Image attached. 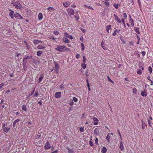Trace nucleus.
<instances>
[{
  "label": "nucleus",
  "mask_w": 153,
  "mask_h": 153,
  "mask_svg": "<svg viewBox=\"0 0 153 153\" xmlns=\"http://www.w3.org/2000/svg\"><path fill=\"white\" fill-rule=\"evenodd\" d=\"M11 4L13 6H15L17 9L22 10L24 8L23 7L18 1L13 0V1Z\"/></svg>",
  "instance_id": "1"
},
{
  "label": "nucleus",
  "mask_w": 153,
  "mask_h": 153,
  "mask_svg": "<svg viewBox=\"0 0 153 153\" xmlns=\"http://www.w3.org/2000/svg\"><path fill=\"white\" fill-rule=\"evenodd\" d=\"M57 48H55V50L60 52L64 51V49L66 51L69 50L68 48H66V46L65 45H57Z\"/></svg>",
  "instance_id": "2"
},
{
  "label": "nucleus",
  "mask_w": 153,
  "mask_h": 153,
  "mask_svg": "<svg viewBox=\"0 0 153 153\" xmlns=\"http://www.w3.org/2000/svg\"><path fill=\"white\" fill-rule=\"evenodd\" d=\"M44 148L45 150H48L51 148V146L48 141H47L45 143Z\"/></svg>",
  "instance_id": "3"
},
{
  "label": "nucleus",
  "mask_w": 153,
  "mask_h": 153,
  "mask_svg": "<svg viewBox=\"0 0 153 153\" xmlns=\"http://www.w3.org/2000/svg\"><path fill=\"white\" fill-rule=\"evenodd\" d=\"M54 66H55V71L57 73H58L59 71V66L57 62H54Z\"/></svg>",
  "instance_id": "4"
},
{
  "label": "nucleus",
  "mask_w": 153,
  "mask_h": 153,
  "mask_svg": "<svg viewBox=\"0 0 153 153\" xmlns=\"http://www.w3.org/2000/svg\"><path fill=\"white\" fill-rule=\"evenodd\" d=\"M14 17L16 19H23V17L20 14L18 13H16L14 15Z\"/></svg>",
  "instance_id": "5"
},
{
  "label": "nucleus",
  "mask_w": 153,
  "mask_h": 153,
  "mask_svg": "<svg viewBox=\"0 0 153 153\" xmlns=\"http://www.w3.org/2000/svg\"><path fill=\"white\" fill-rule=\"evenodd\" d=\"M111 134L112 135H113V134L112 133H108L106 137V140H107V141L108 143H109L110 142V139L111 138Z\"/></svg>",
  "instance_id": "6"
},
{
  "label": "nucleus",
  "mask_w": 153,
  "mask_h": 153,
  "mask_svg": "<svg viewBox=\"0 0 153 153\" xmlns=\"http://www.w3.org/2000/svg\"><path fill=\"white\" fill-rule=\"evenodd\" d=\"M67 12L71 15H73L74 13V11L71 8H69L67 10Z\"/></svg>",
  "instance_id": "7"
},
{
  "label": "nucleus",
  "mask_w": 153,
  "mask_h": 153,
  "mask_svg": "<svg viewBox=\"0 0 153 153\" xmlns=\"http://www.w3.org/2000/svg\"><path fill=\"white\" fill-rule=\"evenodd\" d=\"M113 16L114 17L115 20L117 21L118 23H120L121 22V20H120V18L116 14H114Z\"/></svg>",
  "instance_id": "8"
},
{
  "label": "nucleus",
  "mask_w": 153,
  "mask_h": 153,
  "mask_svg": "<svg viewBox=\"0 0 153 153\" xmlns=\"http://www.w3.org/2000/svg\"><path fill=\"white\" fill-rule=\"evenodd\" d=\"M140 94L143 97H146L147 94V91L145 89L144 91L141 92Z\"/></svg>",
  "instance_id": "9"
},
{
  "label": "nucleus",
  "mask_w": 153,
  "mask_h": 153,
  "mask_svg": "<svg viewBox=\"0 0 153 153\" xmlns=\"http://www.w3.org/2000/svg\"><path fill=\"white\" fill-rule=\"evenodd\" d=\"M62 4L65 7H68L70 5V3L68 1H66L65 2H62Z\"/></svg>",
  "instance_id": "10"
},
{
  "label": "nucleus",
  "mask_w": 153,
  "mask_h": 153,
  "mask_svg": "<svg viewBox=\"0 0 153 153\" xmlns=\"http://www.w3.org/2000/svg\"><path fill=\"white\" fill-rule=\"evenodd\" d=\"M94 133L95 136H98L100 134L99 130L97 128H96L94 129Z\"/></svg>",
  "instance_id": "11"
},
{
  "label": "nucleus",
  "mask_w": 153,
  "mask_h": 153,
  "mask_svg": "<svg viewBox=\"0 0 153 153\" xmlns=\"http://www.w3.org/2000/svg\"><path fill=\"white\" fill-rule=\"evenodd\" d=\"M61 92H57L55 94V97L56 98H59L61 97Z\"/></svg>",
  "instance_id": "12"
},
{
  "label": "nucleus",
  "mask_w": 153,
  "mask_h": 153,
  "mask_svg": "<svg viewBox=\"0 0 153 153\" xmlns=\"http://www.w3.org/2000/svg\"><path fill=\"white\" fill-rule=\"evenodd\" d=\"M34 45H37L39 43H42V42L39 39H35L33 41Z\"/></svg>",
  "instance_id": "13"
},
{
  "label": "nucleus",
  "mask_w": 153,
  "mask_h": 153,
  "mask_svg": "<svg viewBox=\"0 0 153 153\" xmlns=\"http://www.w3.org/2000/svg\"><path fill=\"white\" fill-rule=\"evenodd\" d=\"M119 148L121 151H123L124 149V147L122 140H121V141L120 142Z\"/></svg>",
  "instance_id": "14"
},
{
  "label": "nucleus",
  "mask_w": 153,
  "mask_h": 153,
  "mask_svg": "<svg viewBox=\"0 0 153 153\" xmlns=\"http://www.w3.org/2000/svg\"><path fill=\"white\" fill-rule=\"evenodd\" d=\"M111 27V25H108L106 26V32L108 33H109V30Z\"/></svg>",
  "instance_id": "15"
},
{
  "label": "nucleus",
  "mask_w": 153,
  "mask_h": 153,
  "mask_svg": "<svg viewBox=\"0 0 153 153\" xmlns=\"http://www.w3.org/2000/svg\"><path fill=\"white\" fill-rule=\"evenodd\" d=\"M92 119L94 121V124L95 125H97L99 121L95 117H93Z\"/></svg>",
  "instance_id": "16"
},
{
  "label": "nucleus",
  "mask_w": 153,
  "mask_h": 153,
  "mask_svg": "<svg viewBox=\"0 0 153 153\" xmlns=\"http://www.w3.org/2000/svg\"><path fill=\"white\" fill-rule=\"evenodd\" d=\"M10 11H12V12H10L9 13V15L12 18V19H13V17H14V16H13V13H14V12L13 11H12V10H10Z\"/></svg>",
  "instance_id": "17"
},
{
  "label": "nucleus",
  "mask_w": 153,
  "mask_h": 153,
  "mask_svg": "<svg viewBox=\"0 0 153 153\" xmlns=\"http://www.w3.org/2000/svg\"><path fill=\"white\" fill-rule=\"evenodd\" d=\"M62 41L63 42L65 43H69L70 42L69 40L66 38H64L62 39Z\"/></svg>",
  "instance_id": "18"
},
{
  "label": "nucleus",
  "mask_w": 153,
  "mask_h": 153,
  "mask_svg": "<svg viewBox=\"0 0 153 153\" xmlns=\"http://www.w3.org/2000/svg\"><path fill=\"white\" fill-rule=\"evenodd\" d=\"M129 22L131 23V25L132 27H133L134 25V21L132 19H129Z\"/></svg>",
  "instance_id": "19"
},
{
  "label": "nucleus",
  "mask_w": 153,
  "mask_h": 153,
  "mask_svg": "<svg viewBox=\"0 0 153 153\" xmlns=\"http://www.w3.org/2000/svg\"><path fill=\"white\" fill-rule=\"evenodd\" d=\"M39 20H42L43 19V15L42 13L40 12L38 15Z\"/></svg>",
  "instance_id": "20"
},
{
  "label": "nucleus",
  "mask_w": 153,
  "mask_h": 153,
  "mask_svg": "<svg viewBox=\"0 0 153 153\" xmlns=\"http://www.w3.org/2000/svg\"><path fill=\"white\" fill-rule=\"evenodd\" d=\"M67 149L68 150V153H75L74 149H70L68 147Z\"/></svg>",
  "instance_id": "21"
},
{
  "label": "nucleus",
  "mask_w": 153,
  "mask_h": 153,
  "mask_svg": "<svg viewBox=\"0 0 153 153\" xmlns=\"http://www.w3.org/2000/svg\"><path fill=\"white\" fill-rule=\"evenodd\" d=\"M134 30L135 32L137 33L138 34H139L140 32L139 30V29L138 27H134Z\"/></svg>",
  "instance_id": "22"
},
{
  "label": "nucleus",
  "mask_w": 153,
  "mask_h": 153,
  "mask_svg": "<svg viewBox=\"0 0 153 153\" xmlns=\"http://www.w3.org/2000/svg\"><path fill=\"white\" fill-rule=\"evenodd\" d=\"M45 48V47L44 46V45H39L37 46V48L39 49H43L44 48Z\"/></svg>",
  "instance_id": "23"
},
{
  "label": "nucleus",
  "mask_w": 153,
  "mask_h": 153,
  "mask_svg": "<svg viewBox=\"0 0 153 153\" xmlns=\"http://www.w3.org/2000/svg\"><path fill=\"white\" fill-rule=\"evenodd\" d=\"M107 151V149L105 147H103L101 150V152L102 153H105Z\"/></svg>",
  "instance_id": "24"
},
{
  "label": "nucleus",
  "mask_w": 153,
  "mask_h": 153,
  "mask_svg": "<svg viewBox=\"0 0 153 153\" xmlns=\"http://www.w3.org/2000/svg\"><path fill=\"white\" fill-rule=\"evenodd\" d=\"M9 129L10 128H9L4 127V128L3 131L5 132H8L9 131Z\"/></svg>",
  "instance_id": "25"
},
{
  "label": "nucleus",
  "mask_w": 153,
  "mask_h": 153,
  "mask_svg": "<svg viewBox=\"0 0 153 153\" xmlns=\"http://www.w3.org/2000/svg\"><path fill=\"white\" fill-rule=\"evenodd\" d=\"M122 16L123 18L122 19H124V20L125 19H126L127 18V15L126 14V13H123Z\"/></svg>",
  "instance_id": "26"
},
{
  "label": "nucleus",
  "mask_w": 153,
  "mask_h": 153,
  "mask_svg": "<svg viewBox=\"0 0 153 153\" xmlns=\"http://www.w3.org/2000/svg\"><path fill=\"white\" fill-rule=\"evenodd\" d=\"M42 53L43 52L42 51H39L37 52V53H36V55L40 56L41 55Z\"/></svg>",
  "instance_id": "27"
},
{
  "label": "nucleus",
  "mask_w": 153,
  "mask_h": 153,
  "mask_svg": "<svg viewBox=\"0 0 153 153\" xmlns=\"http://www.w3.org/2000/svg\"><path fill=\"white\" fill-rule=\"evenodd\" d=\"M22 110L25 111H27V107L25 105H23L22 107Z\"/></svg>",
  "instance_id": "28"
},
{
  "label": "nucleus",
  "mask_w": 153,
  "mask_h": 153,
  "mask_svg": "<svg viewBox=\"0 0 153 153\" xmlns=\"http://www.w3.org/2000/svg\"><path fill=\"white\" fill-rule=\"evenodd\" d=\"M81 67L83 69L85 68L86 67V65L85 63H83L81 64Z\"/></svg>",
  "instance_id": "29"
},
{
  "label": "nucleus",
  "mask_w": 153,
  "mask_h": 153,
  "mask_svg": "<svg viewBox=\"0 0 153 153\" xmlns=\"http://www.w3.org/2000/svg\"><path fill=\"white\" fill-rule=\"evenodd\" d=\"M43 74L41 75L39 79V83L42 80L43 78Z\"/></svg>",
  "instance_id": "30"
},
{
  "label": "nucleus",
  "mask_w": 153,
  "mask_h": 153,
  "mask_svg": "<svg viewBox=\"0 0 153 153\" xmlns=\"http://www.w3.org/2000/svg\"><path fill=\"white\" fill-rule=\"evenodd\" d=\"M47 10H48L49 11H54L55 9L53 7H48L47 9Z\"/></svg>",
  "instance_id": "31"
},
{
  "label": "nucleus",
  "mask_w": 153,
  "mask_h": 153,
  "mask_svg": "<svg viewBox=\"0 0 153 153\" xmlns=\"http://www.w3.org/2000/svg\"><path fill=\"white\" fill-rule=\"evenodd\" d=\"M132 91L134 94H136L137 92V89L135 88H134L132 89Z\"/></svg>",
  "instance_id": "32"
},
{
  "label": "nucleus",
  "mask_w": 153,
  "mask_h": 153,
  "mask_svg": "<svg viewBox=\"0 0 153 153\" xmlns=\"http://www.w3.org/2000/svg\"><path fill=\"white\" fill-rule=\"evenodd\" d=\"M107 79L108 80L109 82H111L112 83L114 84V82L111 80L109 76H107Z\"/></svg>",
  "instance_id": "33"
},
{
  "label": "nucleus",
  "mask_w": 153,
  "mask_h": 153,
  "mask_svg": "<svg viewBox=\"0 0 153 153\" xmlns=\"http://www.w3.org/2000/svg\"><path fill=\"white\" fill-rule=\"evenodd\" d=\"M74 104V102L73 100H71L70 102L69 103V105H71L72 106Z\"/></svg>",
  "instance_id": "34"
},
{
  "label": "nucleus",
  "mask_w": 153,
  "mask_h": 153,
  "mask_svg": "<svg viewBox=\"0 0 153 153\" xmlns=\"http://www.w3.org/2000/svg\"><path fill=\"white\" fill-rule=\"evenodd\" d=\"M142 128L143 129H144V126H147V124L145 123H142L141 124Z\"/></svg>",
  "instance_id": "35"
},
{
  "label": "nucleus",
  "mask_w": 153,
  "mask_h": 153,
  "mask_svg": "<svg viewBox=\"0 0 153 153\" xmlns=\"http://www.w3.org/2000/svg\"><path fill=\"white\" fill-rule=\"evenodd\" d=\"M80 45L81 46V50H82V51H83L84 49L85 48L84 45L83 43H81Z\"/></svg>",
  "instance_id": "36"
},
{
  "label": "nucleus",
  "mask_w": 153,
  "mask_h": 153,
  "mask_svg": "<svg viewBox=\"0 0 153 153\" xmlns=\"http://www.w3.org/2000/svg\"><path fill=\"white\" fill-rule=\"evenodd\" d=\"M121 21L123 23V24L124 26L125 27H126V25H125V20L124 19H121Z\"/></svg>",
  "instance_id": "37"
},
{
  "label": "nucleus",
  "mask_w": 153,
  "mask_h": 153,
  "mask_svg": "<svg viewBox=\"0 0 153 153\" xmlns=\"http://www.w3.org/2000/svg\"><path fill=\"white\" fill-rule=\"evenodd\" d=\"M113 6L116 9H118L119 7L117 4L116 3H114L113 4Z\"/></svg>",
  "instance_id": "38"
},
{
  "label": "nucleus",
  "mask_w": 153,
  "mask_h": 153,
  "mask_svg": "<svg viewBox=\"0 0 153 153\" xmlns=\"http://www.w3.org/2000/svg\"><path fill=\"white\" fill-rule=\"evenodd\" d=\"M63 35L67 37H68L69 35L68 33L67 32H65L63 33Z\"/></svg>",
  "instance_id": "39"
},
{
  "label": "nucleus",
  "mask_w": 153,
  "mask_h": 153,
  "mask_svg": "<svg viewBox=\"0 0 153 153\" xmlns=\"http://www.w3.org/2000/svg\"><path fill=\"white\" fill-rule=\"evenodd\" d=\"M104 45V42H103V41L101 43V46L102 48L104 50H105L106 49V48L103 46Z\"/></svg>",
  "instance_id": "40"
},
{
  "label": "nucleus",
  "mask_w": 153,
  "mask_h": 153,
  "mask_svg": "<svg viewBox=\"0 0 153 153\" xmlns=\"http://www.w3.org/2000/svg\"><path fill=\"white\" fill-rule=\"evenodd\" d=\"M117 30V29H116L115 30H114V32H113V33H112V35L113 36H115L117 34V33H116V31Z\"/></svg>",
  "instance_id": "41"
},
{
  "label": "nucleus",
  "mask_w": 153,
  "mask_h": 153,
  "mask_svg": "<svg viewBox=\"0 0 153 153\" xmlns=\"http://www.w3.org/2000/svg\"><path fill=\"white\" fill-rule=\"evenodd\" d=\"M39 95V94L37 91H35L34 94H33V97H36Z\"/></svg>",
  "instance_id": "42"
},
{
  "label": "nucleus",
  "mask_w": 153,
  "mask_h": 153,
  "mask_svg": "<svg viewBox=\"0 0 153 153\" xmlns=\"http://www.w3.org/2000/svg\"><path fill=\"white\" fill-rule=\"evenodd\" d=\"M148 71H149L150 74H151L152 72V68L151 67L149 66L148 68Z\"/></svg>",
  "instance_id": "43"
},
{
  "label": "nucleus",
  "mask_w": 153,
  "mask_h": 153,
  "mask_svg": "<svg viewBox=\"0 0 153 153\" xmlns=\"http://www.w3.org/2000/svg\"><path fill=\"white\" fill-rule=\"evenodd\" d=\"M27 62V60L25 58H24L23 59V64H25V65L26 64Z\"/></svg>",
  "instance_id": "44"
},
{
  "label": "nucleus",
  "mask_w": 153,
  "mask_h": 153,
  "mask_svg": "<svg viewBox=\"0 0 153 153\" xmlns=\"http://www.w3.org/2000/svg\"><path fill=\"white\" fill-rule=\"evenodd\" d=\"M79 130L80 132H84V128L82 127H80L79 128Z\"/></svg>",
  "instance_id": "45"
},
{
  "label": "nucleus",
  "mask_w": 153,
  "mask_h": 153,
  "mask_svg": "<svg viewBox=\"0 0 153 153\" xmlns=\"http://www.w3.org/2000/svg\"><path fill=\"white\" fill-rule=\"evenodd\" d=\"M118 133H119V136L120 137V139L121 140H122V136H121V134H120V131H119V130H118Z\"/></svg>",
  "instance_id": "46"
},
{
  "label": "nucleus",
  "mask_w": 153,
  "mask_h": 153,
  "mask_svg": "<svg viewBox=\"0 0 153 153\" xmlns=\"http://www.w3.org/2000/svg\"><path fill=\"white\" fill-rule=\"evenodd\" d=\"M148 123L149 126H150V127H152V124H151V121H150V120H148Z\"/></svg>",
  "instance_id": "47"
},
{
  "label": "nucleus",
  "mask_w": 153,
  "mask_h": 153,
  "mask_svg": "<svg viewBox=\"0 0 153 153\" xmlns=\"http://www.w3.org/2000/svg\"><path fill=\"white\" fill-rule=\"evenodd\" d=\"M83 63H85L86 62V59L85 58V56H83Z\"/></svg>",
  "instance_id": "48"
},
{
  "label": "nucleus",
  "mask_w": 153,
  "mask_h": 153,
  "mask_svg": "<svg viewBox=\"0 0 153 153\" xmlns=\"http://www.w3.org/2000/svg\"><path fill=\"white\" fill-rule=\"evenodd\" d=\"M103 3H104L107 6H108L109 5V2H108V1H104L103 2Z\"/></svg>",
  "instance_id": "49"
},
{
  "label": "nucleus",
  "mask_w": 153,
  "mask_h": 153,
  "mask_svg": "<svg viewBox=\"0 0 153 153\" xmlns=\"http://www.w3.org/2000/svg\"><path fill=\"white\" fill-rule=\"evenodd\" d=\"M4 83H2L0 84V90L1 88H2V87L4 86Z\"/></svg>",
  "instance_id": "50"
},
{
  "label": "nucleus",
  "mask_w": 153,
  "mask_h": 153,
  "mask_svg": "<svg viewBox=\"0 0 153 153\" xmlns=\"http://www.w3.org/2000/svg\"><path fill=\"white\" fill-rule=\"evenodd\" d=\"M49 38L52 39H53L54 40H56V38H54L53 36H50Z\"/></svg>",
  "instance_id": "51"
},
{
  "label": "nucleus",
  "mask_w": 153,
  "mask_h": 153,
  "mask_svg": "<svg viewBox=\"0 0 153 153\" xmlns=\"http://www.w3.org/2000/svg\"><path fill=\"white\" fill-rule=\"evenodd\" d=\"M59 33V32L58 31H55L53 32V34L55 35H57Z\"/></svg>",
  "instance_id": "52"
},
{
  "label": "nucleus",
  "mask_w": 153,
  "mask_h": 153,
  "mask_svg": "<svg viewBox=\"0 0 153 153\" xmlns=\"http://www.w3.org/2000/svg\"><path fill=\"white\" fill-rule=\"evenodd\" d=\"M141 53V54H142V55L143 56H145L146 54V53L144 51H142Z\"/></svg>",
  "instance_id": "53"
},
{
  "label": "nucleus",
  "mask_w": 153,
  "mask_h": 153,
  "mask_svg": "<svg viewBox=\"0 0 153 153\" xmlns=\"http://www.w3.org/2000/svg\"><path fill=\"white\" fill-rule=\"evenodd\" d=\"M120 39L122 41L123 44H125V42L124 41L123 39V38H120Z\"/></svg>",
  "instance_id": "54"
},
{
  "label": "nucleus",
  "mask_w": 153,
  "mask_h": 153,
  "mask_svg": "<svg viewBox=\"0 0 153 153\" xmlns=\"http://www.w3.org/2000/svg\"><path fill=\"white\" fill-rule=\"evenodd\" d=\"M32 56L30 57L28 56H27L25 58L26 59H30L31 58Z\"/></svg>",
  "instance_id": "55"
},
{
  "label": "nucleus",
  "mask_w": 153,
  "mask_h": 153,
  "mask_svg": "<svg viewBox=\"0 0 153 153\" xmlns=\"http://www.w3.org/2000/svg\"><path fill=\"white\" fill-rule=\"evenodd\" d=\"M27 124L29 125H30L32 124V122L30 120H29L28 122H27Z\"/></svg>",
  "instance_id": "56"
},
{
  "label": "nucleus",
  "mask_w": 153,
  "mask_h": 153,
  "mask_svg": "<svg viewBox=\"0 0 153 153\" xmlns=\"http://www.w3.org/2000/svg\"><path fill=\"white\" fill-rule=\"evenodd\" d=\"M60 89H62L64 88V85L63 84H61L59 86Z\"/></svg>",
  "instance_id": "57"
},
{
  "label": "nucleus",
  "mask_w": 153,
  "mask_h": 153,
  "mask_svg": "<svg viewBox=\"0 0 153 153\" xmlns=\"http://www.w3.org/2000/svg\"><path fill=\"white\" fill-rule=\"evenodd\" d=\"M137 73L138 74H140L142 73V71L141 70H139L137 71Z\"/></svg>",
  "instance_id": "58"
},
{
  "label": "nucleus",
  "mask_w": 153,
  "mask_h": 153,
  "mask_svg": "<svg viewBox=\"0 0 153 153\" xmlns=\"http://www.w3.org/2000/svg\"><path fill=\"white\" fill-rule=\"evenodd\" d=\"M80 29L83 33H85V32L86 30L85 29H82V28H81Z\"/></svg>",
  "instance_id": "59"
},
{
  "label": "nucleus",
  "mask_w": 153,
  "mask_h": 153,
  "mask_svg": "<svg viewBox=\"0 0 153 153\" xmlns=\"http://www.w3.org/2000/svg\"><path fill=\"white\" fill-rule=\"evenodd\" d=\"M98 138H96L95 140V143H96V144L97 145L98 144Z\"/></svg>",
  "instance_id": "60"
},
{
  "label": "nucleus",
  "mask_w": 153,
  "mask_h": 153,
  "mask_svg": "<svg viewBox=\"0 0 153 153\" xmlns=\"http://www.w3.org/2000/svg\"><path fill=\"white\" fill-rule=\"evenodd\" d=\"M73 100L74 101V102H76L77 101V98H76V97H73Z\"/></svg>",
  "instance_id": "61"
},
{
  "label": "nucleus",
  "mask_w": 153,
  "mask_h": 153,
  "mask_svg": "<svg viewBox=\"0 0 153 153\" xmlns=\"http://www.w3.org/2000/svg\"><path fill=\"white\" fill-rule=\"evenodd\" d=\"M34 91H35V89H34L32 91H31V93L30 94V96L32 95L33 94V93L34 92Z\"/></svg>",
  "instance_id": "62"
},
{
  "label": "nucleus",
  "mask_w": 153,
  "mask_h": 153,
  "mask_svg": "<svg viewBox=\"0 0 153 153\" xmlns=\"http://www.w3.org/2000/svg\"><path fill=\"white\" fill-rule=\"evenodd\" d=\"M58 152V150H56L55 151H53L51 153H57Z\"/></svg>",
  "instance_id": "63"
},
{
  "label": "nucleus",
  "mask_w": 153,
  "mask_h": 153,
  "mask_svg": "<svg viewBox=\"0 0 153 153\" xmlns=\"http://www.w3.org/2000/svg\"><path fill=\"white\" fill-rule=\"evenodd\" d=\"M79 55L78 54H77L76 55V57L77 59H78L79 58Z\"/></svg>",
  "instance_id": "64"
}]
</instances>
